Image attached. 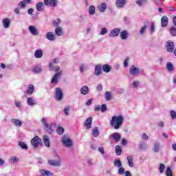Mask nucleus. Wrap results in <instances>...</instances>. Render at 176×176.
I'll use <instances>...</instances> for the list:
<instances>
[{
  "instance_id": "nucleus-64",
  "label": "nucleus",
  "mask_w": 176,
  "mask_h": 176,
  "mask_svg": "<svg viewBox=\"0 0 176 176\" xmlns=\"http://www.w3.org/2000/svg\"><path fill=\"white\" fill-rule=\"evenodd\" d=\"M14 12L15 14L20 15V8H14Z\"/></svg>"
},
{
  "instance_id": "nucleus-51",
  "label": "nucleus",
  "mask_w": 176,
  "mask_h": 176,
  "mask_svg": "<svg viewBox=\"0 0 176 176\" xmlns=\"http://www.w3.org/2000/svg\"><path fill=\"white\" fill-rule=\"evenodd\" d=\"M9 162H10V163H17L19 162V158L16 157L15 156H12L9 160Z\"/></svg>"
},
{
  "instance_id": "nucleus-14",
  "label": "nucleus",
  "mask_w": 176,
  "mask_h": 176,
  "mask_svg": "<svg viewBox=\"0 0 176 176\" xmlns=\"http://www.w3.org/2000/svg\"><path fill=\"white\" fill-rule=\"evenodd\" d=\"M110 138H112L116 142H119L122 138L120 137V133H113L110 135Z\"/></svg>"
},
{
  "instance_id": "nucleus-20",
  "label": "nucleus",
  "mask_w": 176,
  "mask_h": 176,
  "mask_svg": "<svg viewBox=\"0 0 176 176\" xmlns=\"http://www.w3.org/2000/svg\"><path fill=\"white\" fill-rule=\"evenodd\" d=\"M45 38H47L48 41H56V34L52 32H48L46 34Z\"/></svg>"
},
{
  "instance_id": "nucleus-12",
  "label": "nucleus",
  "mask_w": 176,
  "mask_h": 176,
  "mask_svg": "<svg viewBox=\"0 0 176 176\" xmlns=\"http://www.w3.org/2000/svg\"><path fill=\"white\" fill-rule=\"evenodd\" d=\"M166 50L167 52L173 53L174 52V43L173 41H168L166 42Z\"/></svg>"
},
{
  "instance_id": "nucleus-9",
  "label": "nucleus",
  "mask_w": 176,
  "mask_h": 176,
  "mask_svg": "<svg viewBox=\"0 0 176 176\" xmlns=\"http://www.w3.org/2000/svg\"><path fill=\"white\" fill-rule=\"evenodd\" d=\"M129 74L130 75L135 76V75H138L140 74V69L135 67V65H132L129 69Z\"/></svg>"
},
{
  "instance_id": "nucleus-18",
  "label": "nucleus",
  "mask_w": 176,
  "mask_h": 176,
  "mask_svg": "<svg viewBox=\"0 0 176 176\" xmlns=\"http://www.w3.org/2000/svg\"><path fill=\"white\" fill-rule=\"evenodd\" d=\"M127 3L126 0H116V5L117 8H124V6Z\"/></svg>"
},
{
  "instance_id": "nucleus-46",
  "label": "nucleus",
  "mask_w": 176,
  "mask_h": 176,
  "mask_svg": "<svg viewBox=\"0 0 176 176\" xmlns=\"http://www.w3.org/2000/svg\"><path fill=\"white\" fill-rule=\"evenodd\" d=\"M19 145L22 149H25V151L28 149V146H27V144L23 142H19Z\"/></svg>"
},
{
  "instance_id": "nucleus-48",
  "label": "nucleus",
  "mask_w": 176,
  "mask_h": 176,
  "mask_svg": "<svg viewBox=\"0 0 176 176\" xmlns=\"http://www.w3.org/2000/svg\"><path fill=\"white\" fill-rule=\"evenodd\" d=\"M146 28H148L147 25H144L143 27L141 28L140 30V35H144V34H145V32L146 31Z\"/></svg>"
},
{
  "instance_id": "nucleus-37",
  "label": "nucleus",
  "mask_w": 176,
  "mask_h": 176,
  "mask_svg": "<svg viewBox=\"0 0 176 176\" xmlns=\"http://www.w3.org/2000/svg\"><path fill=\"white\" fill-rule=\"evenodd\" d=\"M113 165L117 167V168H120L122 167V161L119 159H115L113 162Z\"/></svg>"
},
{
  "instance_id": "nucleus-19",
  "label": "nucleus",
  "mask_w": 176,
  "mask_h": 176,
  "mask_svg": "<svg viewBox=\"0 0 176 176\" xmlns=\"http://www.w3.org/2000/svg\"><path fill=\"white\" fill-rule=\"evenodd\" d=\"M160 142H155L153 144V151L155 153H159L160 151Z\"/></svg>"
},
{
  "instance_id": "nucleus-16",
  "label": "nucleus",
  "mask_w": 176,
  "mask_h": 176,
  "mask_svg": "<svg viewBox=\"0 0 176 176\" xmlns=\"http://www.w3.org/2000/svg\"><path fill=\"white\" fill-rule=\"evenodd\" d=\"M129 35V34L127 30H122V32H120V36L122 41H127Z\"/></svg>"
},
{
  "instance_id": "nucleus-7",
  "label": "nucleus",
  "mask_w": 176,
  "mask_h": 176,
  "mask_svg": "<svg viewBox=\"0 0 176 176\" xmlns=\"http://www.w3.org/2000/svg\"><path fill=\"white\" fill-rule=\"evenodd\" d=\"M122 30L120 28H116L111 30L109 36L111 38H113L115 36H118L119 34H120V32Z\"/></svg>"
},
{
  "instance_id": "nucleus-34",
  "label": "nucleus",
  "mask_w": 176,
  "mask_h": 176,
  "mask_svg": "<svg viewBox=\"0 0 176 176\" xmlns=\"http://www.w3.org/2000/svg\"><path fill=\"white\" fill-rule=\"evenodd\" d=\"M43 3L42 2H38L36 4V9L37 10V12H42V10H43Z\"/></svg>"
},
{
  "instance_id": "nucleus-17",
  "label": "nucleus",
  "mask_w": 176,
  "mask_h": 176,
  "mask_svg": "<svg viewBox=\"0 0 176 176\" xmlns=\"http://www.w3.org/2000/svg\"><path fill=\"white\" fill-rule=\"evenodd\" d=\"M102 73V66L101 65H97L95 67L94 75L98 76Z\"/></svg>"
},
{
  "instance_id": "nucleus-39",
  "label": "nucleus",
  "mask_w": 176,
  "mask_h": 176,
  "mask_svg": "<svg viewBox=\"0 0 176 176\" xmlns=\"http://www.w3.org/2000/svg\"><path fill=\"white\" fill-rule=\"evenodd\" d=\"M88 12H89V14L90 16H93V14H94V13H96V7L94 6H89V8L88 9Z\"/></svg>"
},
{
  "instance_id": "nucleus-62",
  "label": "nucleus",
  "mask_w": 176,
  "mask_h": 176,
  "mask_svg": "<svg viewBox=\"0 0 176 176\" xmlns=\"http://www.w3.org/2000/svg\"><path fill=\"white\" fill-rule=\"evenodd\" d=\"M87 163L88 166H93V164H94V163L93 162V159L87 160Z\"/></svg>"
},
{
  "instance_id": "nucleus-49",
  "label": "nucleus",
  "mask_w": 176,
  "mask_h": 176,
  "mask_svg": "<svg viewBox=\"0 0 176 176\" xmlns=\"http://www.w3.org/2000/svg\"><path fill=\"white\" fill-rule=\"evenodd\" d=\"M140 149L141 151H146V143L142 142L140 144Z\"/></svg>"
},
{
  "instance_id": "nucleus-41",
  "label": "nucleus",
  "mask_w": 176,
  "mask_h": 176,
  "mask_svg": "<svg viewBox=\"0 0 176 176\" xmlns=\"http://www.w3.org/2000/svg\"><path fill=\"white\" fill-rule=\"evenodd\" d=\"M55 34L58 36H61L63 35V29L60 27L56 28L55 29Z\"/></svg>"
},
{
  "instance_id": "nucleus-33",
  "label": "nucleus",
  "mask_w": 176,
  "mask_h": 176,
  "mask_svg": "<svg viewBox=\"0 0 176 176\" xmlns=\"http://www.w3.org/2000/svg\"><path fill=\"white\" fill-rule=\"evenodd\" d=\"M32 72L34 74H41L42 72V67L40 65L35 66L32 69Z\"/></svg>"
},
{
  "instance_id": "nucleus-38",
  "label": "nucleus",
  "mask_w": 176,
  "mask_h": 176,
  "mask_svg": "<svg viewBox=\"0 0 176 176\" xmlns=\"http://www.w3.org/2000/svg\"><path fill=\"white\" fill-rule=\"evenodd\" d=\"M166 69L169 72H173V71H174V65H173V63L171 62L167 63V64H166Z\"/></svg>"
},
{
  "instance_id": "nucleus-52",
  "label": "nucleus",
  "mask_w": 176,
  "mask_h": 176,
  "mask_svg": "<svg viewBox=\"0 0 176 176\" xmlns=\"http://www.w3.org/2000/svg\"><path fill=\"white\" fill-rule=\"evenodd\" d=\"M170 33L173 36H176V28L175 27H171L170 30Z\"/></svg>"
},
{
  "instance_id": "nucleus-32",
  "label": "nucleus",
  "mask_w": 176,
  "mask_h": 176,
  "mask_svg": "<svg viewBox=\"0 0 176 176\" xmlns=\"http://www.w3.org/2000/svg\"><path fill=\"white\" fill-rule=\"evenodd\" d=\"M40 173L43 176H52L53 175V173H52V172H50L49 170H46L45 169L41 170H40Z\"/></svg>"
},
{
  "instance_id": "nucleus-29",
  "label": "nucleus",
  "mask_w": 176,
  "mask_h": 176,
  "mask_svg": "<svg viewBox=\"0 0 176 176\" xmlns=\"http://www.w3.org/2000/svg\"><path fill=\"white\" fill-rule=\"evenodd\" d=\"M3 25L4 28H8L10 26V19L9 18H5L3 19Z\"/></svg>"
},
{
  "instance_id": "nucleus-47",
  "label": "nucleus",
  "mask_w": 176,
  "mask_h": 176,
  "mask_svg": "<svg viewBox=\"0 0 176 176\" xmlns=\"http://www.w3.org/2000/svg\"><path fill=\"white\" fill-rule=\"evenodd\" d=\"M159 170L160 174H163V173H164V170H166V165H164V164H160L159 166Z\"/></svg>"
},
{
  "instance_id": "nucleus-55",
  "label": "nucleus",
  "mask_w": 176,
  "mask_h": 176,
  "mask_svg": "<svg viewBox=\"0 0 176 176\" xmlns=\"http://www.w3.org/2000/svg\"><path fill=\"white\" fill-rule=\"evenodd\" d=\"M108 32V29L107 28H102L100 31V35H105Z\"/></svg>"
},
{
  "instance_id": "nucleus-53",
  "label": "nucleus",
  "mask_w": 176,
  "mask_h": 176,
  "mask_svg": "<svg viewBox=\"0 0 176 176\" xmlns=\"http://www.w3.org/2000/svg\"><path fill=\"white\" fill-rule=\"evenodd\" d=\"M60 23H61L60 19H56V21L53 22L54 27H58V25H60Z\"/></svg>"
},
{
  "instance_id": "nucleus-21",
  "label": "nucleus",
  "mask_w": 176,
  "mask_h": 176,
  "mask_svg": "<svg viewBox=\"0 0 176 176\" xmlns=\"http://www.w3.org/2000/svg\"><path fill=\"white\" fill-rule=\"evenodd\" d=\"M168 24V18L166 16H164L161 19V25L162 27H167V25Z\"/></svg>"
},
{
  "instance_id": "nucleus-26",
  "label": "nucleus",
  "mask_w": 176,
  "mask_h": 176,
  "mask_svg": "<svg viewBox=\"0 0 176 176\" xmlns=\"http://www.w3.org/2000/svg\"><path fill=\"white\" fill-rule=\"evenodd\" d=\"M91 123H93V118L89 117L85 121V127L87 129H91Z\"/></svg>"
},
{
  "instance_id": "nucleus-36",
  "label": "nucleus",
  "mask_w": 176,
  "mask_h": 176,
  "mask_svg": "<svg viewBox=\"0 0 176 176\" xmlns=\"http://www.w3.org/2000/svg\"><path fill=\"white\" fill-rule=\"evenodd\" d=\"M50 71H55V72H58L60 71V66H54L53 63H50Z\"/></svg>"
},
{
  "instance_id": "nucleus-60",
  "label": "nucleus",
  "mask_w": 176,
  "mask_h": 176,
  "mask_svg": "<svg viewBox=\"0 0 176 176\" xmlns=\"http://www.w3.org/2000/svg\"><path fill=\"white\" fill-rule=\"evenodd\" d=\"M142 140L146 141V140H149V138L148 137V135L146 133H143L142 135Z\"/></svg>"
},
{
  "instance_id": "nucleus-58",
  "label": "nucleus",
  "mask_w": 176,
  "mask_h": 176,
  "mask_svg": "<svg viewBox=\"0 0 176 176\" xmlns=\"http://www.w3.org/2000/svg\"><path fill=\"white\" fill-rule=\"evenodd\" d=\"M155 23H152L151 25V29H150V32H151V34H153V32H155Z\"/></svg>"
},
{
  "instance_id": "nucleus-40",
  "label": "nucleus",
  "mask_w": 176,
  "mask_h": 176,
  "mask_svg": "<svg viewBox=\"0 0 176 176\" xmlns=\"http://www.w3.org/2000/svg\"><path fill=\"white\" fill-rule=\"evenodd\" d=\"M122 147L119 145L116 146V153L117 156H120L122 155Z\"/></svg>"
},
{
  "instance_id": "nucleus-63",
  "label": "nucleus",
  "mask_w": 176,
  "mask_h": 176,
  "mask_svg": "<svg viewBox=\"0 0 176 176\" xmlns=\"http://www.w3.org/2000/svg\"><path fill=\"white\" fill-rule=\"evenodd\" d=\"M28 13L30 14V16H32L34 14V9L33 8H30L28 10Z\"/></svg>"
},
{
  "instance_id": "nucleus-3",
  "label": "nucleus",
  "mask_w": 176,
  "mask_h": 176,
  "mask_svg": "<svg viewBox=\"0 0 176 176\" xmlns=\"http://www.w3.org/2000/svg\"><path fill=\"white\" fill-rule=\"evenodd\" d=\"M62 144L66 148H71L74 145V142H72V140L69 138L67 135H64L62 138Z\"/></svg>"
},
{
  "instance_id": "nucleus-24",
  "label": "nucleus",
  "mask_w": 176,
  "mask_h": 176,
  "mask_svg": "<svg viewBox=\"0 0 176 176\" xmlns=\"http://www.w3.org/2000/svg\"><path fill=\"white\" fill-rule=\"evenodd\" d=\"M12 123H13L14 124V126H16V127H21L23 122H21V120H19V119H16L14 118L12 120H11Z\"/></svg>"
},
{
  "instance_id": "nucleus-42",
  "label": "nucleus",
  "mask_w": 176,
  "mask_h": 176,
  "mask_svg": "<svg viewBox=\"0 0 176 176\" xmlns=\"http://www.w3.org/2000/svg\"><path fill=\"white\" fill-rule=\"evenodd\" d=\"M87 69H89V67H87V65H80V72L81 74H83V72H85V71H87Z\"/></svg>"
},
{
  "instance_id": "nucleus-54",
  "label": "nucleus",
  "mask_w": 176,
  "mask_h": 176,
  "mask_svg": "<svg viewBox=\"0 0 176 176\" xmlns=\"http://www.w3.org/2000/svg\"><path fill=\"white\" fill-rule=\"evenodd\" d=\"M124 169L123 167L118 168V175H123L124 174Z\"/></svg>"
},
{
  "instance_id": "nucleus-8",
  "label": "nucleus",
  "mask_w": 176,
  "mask_h": 176,
  "mask_svg": "<svg viewBox=\"0 0 176 176\" xmlns=\"http://www.w3.org/2000/svg\"><path fill=\"white\" fill-rule=\"evenodd\" d=\"M48 164L50 166H54V167H61V160H51L48 161Z\"/></svg>"
},
{
  "instance_id": "nucleus-6",
  "label": "nucleus",
  "mask_w": 176,
  "mask_h": 176,
  "mask_svg": "<svg viewBox=\"0 0 176 176\" xmlns=\"http://www.w3.org/2000/svg\"><path fill=\"white\" fill-rule=\"evenodd\" d=\"M28 30L34 36H38L39 35V30L34 25H30Z\"/></svg>"
},
{
  "instance_id": "nucleus-23",
  "label": "nucleus",
  "mask_w": 176,
  "mask_h": 176,
  "mask_svg": "<svg viewBox=\"0 0 176 176\" xmlns=\"http://www.w3.org/2000/svg\"><path fill=\"white\" fill-rule=\"evenodd\" d=\"M126 160L129 167H134V159L133 158V155H129L126 158Z\"/></svg>"
},
{
  "instance_id": "nucleus-4",
  "label": "nucleus",
  "mask_w": 176,
  "mask_h": 176,
  "mask_svg": "<svg viewBox=\"0 0 176 176\" xmlns=\"http://www.w3.org/2000/svg\"><path fill=\"white\" fill-rule=\"evenodd\" d=\"M41 144H42V140H41V138H39L38 136H35L31 140V145L34 149H36V148H38Z\"/></svg>"
},
{
  "instance_id": "nucleus-45",
  "label": "nucleus",
  "mask_w": 176,
  "mask_h": 176,
  "mask_svg": "<svg viewBox=\"0 0 176 176\" xmlns=\"http://www.w3.org/2000/svg\"><path fill=\"white\" fill-rule=\"evenodd\" d=\"M92 134L94 137H98L100 132L98 131V127L96 126L92 131Z\"/></svg>"
},
{
  "instance_id": "nucleus-13",
  "label": "nucleus",
  "mask_w": 176,
  "mask_h": 176,
  "mask_svg": "<svg viewBox=\"0 0 176 176\" xmlns=\"http://www.w3.org/2000/svg\"><path fill=\"white\" fill-rule=\"evenodd\" d=\"M30 3H31V0H23V1L19 3L18 6L19 9H25L27 5H30Z\"/></svg>"
},
{
  "instance_id": "nucleus-27",
  "label": "nucleus",
  "mask_w": 176,
  "mask_h": 176,
  "mask_svg": "<svg viewBox=\"0 0 176 176\" xmlns=\"http://www.w3.org/2000/svg\"><path fill=\"white\" fill-rule=\"evenodd\" d=\"M43 56V52L42 50H37L34 52V57L35 58H42V56Z\"/></svg>"
},
{
  "instance_id": "nucleus-31",
  "label": "nucleus",
  "mask_w": 176,
  "mask_h": 176,
  "mask_svg": "<svg viewBox=\"0 0 176 176\" xmlns=\"http://www.w3.org/2000/svg\"><path fill=\"white\" fill-rule=\"evenodd\" d=\"M104 98L106 101H111L113 98V96H112V94H111L110 91H106L104 94Z\"/></svg>"
},
{
  "instance_id": "nucleus-15",
  "label": "nucleus",
  "mask_w": 176,
  "mask_h": 176,
  "mask_svg": "<svg viewBox=\"0 0 176 176\" xmlns=\"http://www.w3.org/2000/svg\"><path fill=\"white\" fill-rule=\"evenodd\" d=\"M27 104L29 105V107L38 105V102H36V100H35L32 97H29L27 98Z\"/></svg>"
},
{
  "instance_id": "nucleus-1",
  "label": "nucleus",
  "mask_w": 176,
  "mask_h": 176,
  "mask_svg": "<svg viewBox=\"0 0 176 176\" xmlns=\"http://www.w3.org/2000/svg\"><path fill=\"white\" fill-rule=\"evenodd\" d=\"M124 122V118L123 116H114L112 117L111 120L110 121V124L111 127L114 128L115 130H119Z\"/></svg>"
},
{
  "instance_id": "nucleus-25",
  "label": "nucleus",
  "mask_w": 176,
  "mask_h": 176,
  "mask_svg": "<svg viewBox=\"0 0 176 176\" xmlns=\"http://www.w3.org/2000/svg\"><path fill=\"white\" fill-rule=\"evenodd\" d=\"M98 9L100 13H104L107 10V3H102L98 6Z\"/></svg>"
},
{
  "instance_id": "nucleus-5",
  "label": "nucleus",
  "mask_w": 176,
  "mask_h": 176,
  "mask_svg": "<svg viewBox=\"0 0 176 176\" xmlns=\"http://www.w3.org/2000/svg\"><path fill=\"white\" fill-rule=\"evenodd\" d=\"M63 96L64 95L61 89H60V87H56L55 89V100H56V101H61Z\"/></svg>"
},
{
  "instance_id": "nucleus-22",
  "label": "nucleus",
  "mask_w": 176,
  "mask_h": 176,
  "mask_svg": "<svg viewBox=\"0 0 176 176\" xmlns=\"http://www.w3.org/2000/svg\"><path fill=\"white\" fill-rule=\"evenodd\" d=\"M34 89V86L32 84H30L26 89L28 96H32Z\"/></svg>"
},
{
  "instance_id": "nucleus-28",
  "label": "nucleus",
  "mask_w": 176,
  "mask_h": 176,
  "mask_svg": "<svg viewBox=\"0 0 176 176\" xmlns=\"http://www.w3.org/2000/svg\"><path fill=\"white\" fill-rule=\"evenodd\" d=\"M81 94L82 96H86V94H89V87L85 85L80 90Z\"/></svg>"
},
{
  "instance_id": "nucleus-56",
  "label": "nucleus",
  "mask_w": 176,
  "mask_h": 176,
  "mask_svg": "<svg viewBox=\"0 0 176 176\" xmlns=\"http://www.w3.org/2000/svg\"><path fill=\"white\" fill-rule=\"evenodd\" d=\"M69 109H70V107H67L65 108L63 110L65 115H66L67 116H68V115H69Z\"/></svg>"
},
{
  "instance_id": "nucleus-43",
  "label": "nucleus",
  "mask_w": 176,
  "mask_h": 176,
  "mask_svg": "<svg viewBox=\"0 0 176 176\" xmlns=\"http://www.w3.org/2000/svg\"><path fill=\"white\" fill-rule=\"evenodd\" d=\"M56 133H57V134H59V135H63L64 134V128L58 126L56 128Z\"/></svg>"
},
{
  "instance_id": "nucleus-59",
  "label": "nucleus",
  "mask_w": 176,
  "mask_h": 176,
  "mask_svg": "<svg viewBox=\"0 0 176 176\" xmlns=\"http://www.w3.org/2000/svg\"><path fill=\"white\" fill-rule=\"evenodd\" d=\"M100 110H101V112H105L107 111V104H102V106L100 107Z\"/></svg>"
},
{
  "instance_id": "nucleus-44",
  "label": "nucleus",
  "mask_w": 176,
  "mask_h": 176,
  "mask_svg": "<svg viewBox=\"0 0 176 176\" xmlns=\"http://www.w3.org/2000/svg\"><path fill=\"white\" fill-rule=\"evenodd\" d=\"M148 3V0H138L136 1V5H138V6H142V5H145Z\"/></svg>"
},
{
  "instance_id": "nucleus-30",
  "label": "nucleus",
  "mask_w": 176,
  "mask_h": 176,
  "mask_svg": "<svg viewBox=\"0 0 176 176\" xmlns=\"http://www.w3.org/2000/svg\"><path fill=\"white\" fill-rule=\"evenodd\" d=\"M43 141L45 145L47 146V148L50 147V140H49V136L44 135Z\"/></svg>"
},
{
  "instance_id": "nucleus-57",
  "label": "nucleus",
  "mask_w": 176,
  "mask_h": 176,
  "mask_svg": "<svg viewBox=\"0 0 176 176\" xmlns=\"http://www.w3.org/2000/svg\"><path fill=\"white\" fill-rule=\"evenodd\" d=\"M130 58H126L124 61V68H127V67H129V61Z\"/></svg>"
},
{
  "instance_id": "nucleus-10",
  "label": "nucleus",
  "mask_w": 176,
  "mask_h": 176,
  "mask_svg": "<svg viewBox=\"0 0 176 176\" xmlns=\"http://www.w3.org/2000/svg\"><path fill=\"white\" fill-rule=\"evenodd\" d=\"M44 4L45 6L56 8L57 6V0H44Z\"/></svg>"
},
{
  "instance_id": "nucleus-35",
  "label": "nucleus",
  "mask_w": 176,
  "mask_h": 176,
  "mask_svg": "<svg viewBox=\"0 0 176 176\" xmlns=\"http://www.w3.org/2000/svg\"><path fill=\"white\" fill-rule=\"evenodd\" d=\"M102 69L105 72L106 74H108V72H111V65H103L102 66Z\"/></svg>"
},
{
  "instance_id": "nucleus-61",
  "label": "nucleus",
  "mask_w": 176,
  "mask_h": 176,
  "mask_svg": "<svg viewBox=\"0 0 176 176\" xmlns=\"http://www.w3.org/2000/svg\"><path fill=\"white\" fill-rule=\"evenodd\" d=\"M170 116L172 119H176V112L174 111H170Z\"/></svg>"
},
{
  "instance_id": "nucleus-2",
  "label": "nucleus",
  "mask_w": 176,
  "mask_h": 176,
  "mask_svg": "<svg viewBox=\"0 0 176 176\" xmlns=\"http://www.w3.org/2000/svg\"><path fill=\"white\" fill-rule=\"evenodd\" d=\"M41 122L44 126V129L46 131L49 133V134H52L53 133V129L52 127L56 126V123L47 124V121H46V118H42Z\"/></svg>"
},
{
  "instance_id": "nucleus-50",
  "label": "nucleus",
  "mask_w": 176,
  "mask_h": 176,
  "mask_svg": "<svg viewBox=\"0 0 176 176\" xmlns=\"http://www.w3.org/2000/svg\"><path fill=\"white\" fill-rule=\"evenodd\" d=\"M166 176H173V170H171L170 167H168L166 170Z\"/></svg>"
},
{
  "instance_id": "nucleus-11",
  "label": "nucleus",
  "mask_w": 176,
  "mask_h": 176,
  "mask_svg": "<svg viewBox=\"0 0 176 176\" xmlns=\"http://www.w3.org/2000/svg\"><path fill=\"white\" fill-rule=\"evenodd\" d=\"M63 75V70H60L59 72H57L54 74V78H52L51 80V83H54V85H56L58 83V77L61 76Z\"/></svg>"
}]
</instances>
